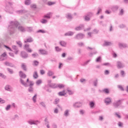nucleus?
<instances>
[{"label":"nucleus","instance_id":"1","mask_svg":"<svg viewBox=\"0 0 128 128\" xmlns=\"http://www.w3.org/2000/svg\"><path fill=\"white\" fill-rule=\"evenodd\" d=\"M18 26H20V23L16 20L11 21L10 22L8 28V32H10V34H14V33L16 32V30Z\"/></svg>","mask_w":128,"mask_h":128},{"label":"nucleus","instance_id":"2","mask_svg":"<svg viewBox=\"0 0 128 128\" xmlns=\"http://www.w3.org/2000/svg\"><path fill=\"white\" fill-rule=\"evenodd\" d=\"M19 76H20V84L22 86H25V88H28V84H26V82L24 80H22V78H26V75L22 71H20L19 72Z\"/></svg>","mask_w":128,"mask_h":128},{"label":"nucleus","instance_id":"3","mask_svg":"<svg viewBox=\"0 0 128 128\" xmlns=\"http://www.w3.org/2000/svg\"><path fill=\"white\" fill-rule=\"evenodd\" d=\"M122 104V102L120 100H118L112 103V106L114 108H120V106Z\"/></svg>","mask_w":128,"mask_h":128},{"label":"nucleus","instance_id":"4","mask_svg":"<svg viewBox=\"0 0 128 128\" xmlns=\"http://www.w3.org/2000/svg\"><path fill=\"white\" fill-rule=\"evenodd\" d=\"M84 38V34L79 33L76 34V36L74 37L75 40H82Z\"/></svg>","mask_w":128,"mask_h":128},{"label":"nucleus","instance_id":"5","mask_svg":"<svg viewBox=\"0 0 128 128\" xmlns=\"http://www.w3.org/2000/svg\"><path fill=\"white\" fill-rule=\"evenodd\" d=\"M82 103L80 102H77L73 104V106L76 108H82Z\"/></svg>","mask_w":128,"mask_h":128},{"label":"nucleus","instance_id":"6","mask_svg":"<svg viewBox=\"0 0 128 128\" xmlns=\"http://www.w3.org/2000/svg\"><path fill=\"white\" fill-rule=\"evenodd\" d=\"M8 58V54H6V52H4L0 56V60L2 62L4 60H6Z\"/></svg>","mask_w":128,"mask_h":128},{"label":"nucleus","instance_id":"7","mask_svg":"<svg viewBox=\"0 0 128 128\" xmlns=\"http://www.w3.org/2000/svg\"><path fill=\"white\" fill-rule=\"evenodd\" d=\"M104 102L106 104V106H108L112 102V98H106L104 100Z\"/></svg>","mask_w":128,"mask_h":128},{"label":"nucleus","instance_id":"8","mask_svg":"<svg viewBox=\"0 0 128 128\" xmlns=\"http://www.w3.org/2000/svg\"><path fill=\"white\" fill-rule=\"evenodd\" d=\"M116 66L118 68H124V64L120 61L117 62Z\"/></svg>","mask_w":128,"mask_h":128},{"label":"nucleus","instance_id":"9","mask_svg":"<svg viewBox=\"0 0 128 128\" xmlns=\"http://www.w3.org/2000/svg\"><path fill=\"white\" fill-rule=\"evenodd\" d=\"M38 52L40 54H42L43 56H46L47 54H48V52L43 49L39 50Z\"/></svg>","mask_w":128,"mask_h":128},{"label":"nucleus","instance_id":"10","mask_svg":"<svg viewBox=\"0 0 128 128\" xmlns=\"http://www.w3.org/2000/svg\"><path fill=\"white\" fill-rule=\"evenodd\" d=\"M24 50H26L28 52H32V50L30 48V45L26 44L24 46Z\"/></svg>","mask_w":128,"mask_h":128},{"label":"nucleus","instance_id":"11","mask_svg":"<svg viewBox=\"0 0 128 128\" xmlns=\"http://www.w3.org/2000/svg\"><path fill=\"white\" fill-rule=\"evenodd\" d=\"M84 25L82 24H80L79 26H76L75 28V30L78 31V30H84Z\"/></svg>","mask_w":128,"mask_h":128},{"label":"nucleus","instance_id":"12","mask_svg":"<svg viewBox=\"0 0 128 128\" xmlns=\"http://www.w3.org/2000/svg\"><path fill=\"white\" fill-rule=\"evenodd\" d=\"M27 122H28L29 124H30V126H32V124H35L36 125L38 124H36V122H40L36 120V121H34L33 120H29Z\"/></svg>","mask_w":128,"mask_h":128},{"label":"nucleus","instance_id":"13","mask_svg":"<svg viewBox=\"0 0 128 128\" xmlns=\"http://www.w3.org/2000/svg\"><path fill=\"white\" fill-rule=\"evenodd\" d=\"M21 56L22 58H26L28 56V54L25 52H22Z\"/></svg>","mask_w":128,"mask_h":128},{"label":"nucleus","instance_id":"14","mask_svg":"<svg viewBox=\"0 0 128 128\" xmlns=\"http://www.w3.org/2000/svg\"><path fill=\"white\" fill-rule=\"evenodd\" d=\"M12 48L14 50V52L15 54H18V48L16 46H12Z\"/></svg>","mask_w":128,"mask_h":128},{"label":"nucleus","instance_id":"15","mask_svg":"<svg viewBox=\"0 0 128 128\" xmlns=\"http://www.w3.org/2000/svg\"><path fill=\"white\" fill-rule=\"evenodd\" d=\"M73 34H74V32H68L64 34V36H72Z\"/></svg>","mask_w":128,"mask_h":128},{"label":"nucleus","instance_id":"16","mask_svg":"<svg viewBox=\"0 0 128 128\" xmlns=\"http://www.w3.org/2000/svg\"><path fill=\"white\" fill-rule=\"evenodd\" d=\"M48 86L51 88H58V84L52 83L50 84H48Z\"/></svg>","mask_w":128,"mask_h":128},{"label":"nucleus","instance_id":"17","mask_svg":"<svg viewBox=\"0 0 128 128\" xmlns=\"http://www.w3.org/2000/svg\"><path fill=\"white\" fill-rule=\"evenodd\" d=\"M112 46V43L110 42L104 41V44H103V46Z\"/></svg>","mask_w":128,"mask_h":128},{"label":"nucleus","instance_id":"18","mask_svg":"<svg viewBox=\"0 0 128 128\" xmlns=\"http://www.w3.org/2000/svg\"><path fill=\"white\" fill-rule=\"evenodd\" d=\"M26 10H25L16 11V14H26Z\"/></svg>","mask_w":128,"mask_h":128},{"label":"nucleus","instance_id":"19","mask_svg":"<svg viewBox=\"0 0 128 128\" xmlns=\"http://www.w3.org/2000/svg\"><path fill=\"white\" fill-rule=\"evenodd\" d=\"M118 46L120 48H128V45L126 44L119 43Z\"/></svg>","mask_w":128,"mask_h":128},{"label":"nucleus","instance_id":"20","mask_svg":"<svg viewBox=\"0 0 128 128\" xmlns=\"http://www.w3.org/2000/svg\"><path fill=\"white\" fill-rule=\"evenodd\" d=\"M66 90H64L63 91L60 92L58 93V95L60 96H66Z\"/></svg>","mask_w":128,"mask_h":128},{"label":"nucleus","instance_id":"21","mask_svg":"<svg viewBox=\"0 0 128 128\" xmlns=\"http://www.w3.org/2000/svg\"><path fill=\"white\" fill-rule=\"evenodd\" d=\"M118 8H120V6H114L112 8V12H116Z\"/></svg>","mask_w":128,"mask_h":128},{"label":"nucleus","instance_id":"22","mask_svg":"<svg viewBox=\"0 0 128 128\" xmlns=\"http://www.w3.org/2000/svg\"><path fill=\"white\" fill-rule=\"evenodd\" d=\"M66 18H68V20H72V14L70 13H68L66 14Z\"/></svg>","mask_w":128,"mask_h":128},{"label":"nucleus","instance_id":"23","mask_svg":"<svg viewBox=\"0 0 128 128\" xmlns=\"http://www.w3.org/2000/svg\"><path fill=\"white\" fill-rule=\"evenodd\" d=\"M18 30H20V32H26V29H24V28L22 26H20L18 28Z\"/></svg>","mask_w":128,"mask_h":128},{"label":"nucleus","instance_id":"24","mask_svg":"<svg viewBox=\"0 0 128 128\" xmlns=\"http://www.w3.org/2000/svg\"><path fill=\"white\" fill-rule=\"evenodd\" d=\"M5 90H8V92H12V86H9V85H6L5 86Z\"/></svg>","mask_w":128,"mask_h":128},{"label":"nucleus","instance_id":"25","mask_svg":"<svg viewBox=\"0 0 128 128\" xmlns=\"http://www.w3.org/2000/svg\"><path fill=\"white\" fill-rule=\"evenodd\" d=\"M34 42L32 38V37H29L26 40H24V42Z\"/></svg>","mask_w":128,"mask_h":128},{"label":"nucleus","instance_id":"26","mask_svg":"<svg viewBox=\"0 0 128 128\" xmlns=\"http://www.w3.org/2000/svg\"><path fill=\"white\" fill-rule=\"evenodd\" d=\"M64 116H66V117L68 116H70V110H66L64 112Z\"/></svg>","mask_w":128,"mask_h":128},{"label":"nucleus","instance_id":"27","mask_svg":"<svg viewBox=\"0 0 128 128\" xmlns=\"http://www.w3.org/2000/svg\"><path fill=\"white\" fill-rule=\"evenodd\" d=\"M4 64L8 66H10L11 68H14V65L12 63L8 62H5Z\"/></svg>","mask_w":128,"mask_h":128},{"label":"nucleus","instance_id":"28","mask_svg":"<svg viewBox=\"0 0 128 128\" xmlns=\"http://www.w3.org/2000/svg\"><path fill=\"white\" fill-rule=\"evenodd\" d=\"M32 4V0H24V4L26 6H30Z\"/></svg>","mask_w":128,"mask_h":128},{"label":"nucleus","instance_id":"29","mask_svg":"<svg viewBox=\"0 0 128 128\" xmlns=\"http://www.w3.org/2000/svg\"><path fill=\"white\" fill-rule=\"evenodd\" d=\"M60 44L62 46L66 47V42L64 41H60Z\"/></svg>","mask_w":128,"mask_h":128},{"label":"nucleus","instance_id":"30","mask_svg":"<svg viewBox=\"0 0 128 128\" xmlns=\"http://www.w3.org/2000/svg\"><path fill=\"white\" fill-rule=\"evenodd\" d=\"M21 68L25 72H26V66L24 64V63H22L21 65Z\"/></svg>","mask_w":128,"mask_h":128},{"label":"nucleus","instance_id":"31","mask_svg":"<svg viewBox=\"0 0 128 128\" xmlns=\"http://www.w3.org/2000/svg\"><path fill=\"white\" fill-rule=\"evenodd\" d=\"M47 74L48 76H54V72H52V70H48Z\"/></svg>","mask_w":128,"mask_h":128},{"label":"nucleus","instance_id":"32","mask_svg":"<svg viewBox=\"0 0 128 128\" xmlns=\"http://www.w3.org/2000/svg\"><path fill=\"white\" fill-rule=\"evenodd\" d=\"M94 104H94V101L90 102L89 106L91 108H94Z\"/></svg>","mask_w":128,"mask_h":128},{"label":"nucleus","instance_id":"33","mask_svg":"<svg viewBox=\"0 0 128 128\" xmlns=\"http://www.w3.org/2000/svg\"><path fill=\"white\" fill-rule=\"evenodd\" d=\"M84 18L86 22H90V18L88 16V15L84 16Z\"/></svg>","mask_w":128,"mask_h":128},{"label":"nucleus","instance_id":"34","mask_svg":"<svg viewBox=\"0 0 128 128\" xmlns=\"http://www.w3.org/2000/svg\"><path fill=\"white\" fill-rule=\"evenodd\" d=\"M26 30L28 32H32V27H27Z\"/></svg>","mask_w":128,"mask_h":128},{"label":"nucleus","instance_id":"35","mask_svg":"<svg viewBox=\"0 0 128 128\" xmlns=\"http://www.w3.org/2000/svg\"><path fill=\"white\" fill-rule=\"evenodd\" d=\"M28 91L29 92H30V94H34V88L32 86H30L28 88Z\"/></svg>","mask_w":128,"mask_h":128},{"label":"nucleus","instance_id":"36","mask_svg":"<svg viewBox=\"0 0 128 128\" xmlns=\"http://www.w3.org/2000/svg\"><path fill=\"white\" fill-rule=\"evenodd\" d=\"M120 74H121L122 78H124V76H126V73H124V71L122 70H120Z\"/></svg>","mask_w":128,"mask_h":128},{"label":"nucleus","instance_id":"37","mask_svg":"<svg viewBox=\"0 0 128 128\" xmlns=\"http://www.w3.org/2000/svg\"><path fill=\"white\" fill-rule=\"evenodd\" d=\"M57 88H64V85L62 84H57Z\"/></svg>","mask_w":128,"mask_h":128},{"label":"nucleus","instance_id":"38","mask_svg":"<svg viewBox=\"0 0 128 128\" xmlns=\"http://www.w3.org/2000/svg\"><path fill=\"white\" fill-rule=\"evenodd\" d=\"M33 78L35 79L38 78V72H35L33 74Z\"/></svg>","mask_w":128,"mask_h":128},{"label":"nucleus","instance_id":"39","mask_svg":"<svg viewBox=\"0 0 128 128\" xmlns=\"http://www.w3.org/2000/svg\"><path fill=\"white\" fill-rule=\"evenodd\" d=\"M37 32L38 34H39L40 32L41 34H46V31L42 30H39L37 31Z\"/></svg>","mask_w":128,"mask_h":128},{"label":"nucleus","instance_id":"40","mask_svg":"<svg viewBox=\"0 0 128 128\" xmlns=\"http://www.w3.org/2000/svg\"><path fill=\"white\" fill-rule=\"evenodd\" d=\"M52 12H49L46 15H45L44 16V18H50V14H52Z\"/></svg>","mask_w":128,"mask_h":128},{"label":"nucleus","instance_id":"41","mask_svg":"<svg viewBox=\"0 0 128 128\" xmlns=\"http://www.w3.org/2000/svg\"><path fill=\"white\" fill-rule=\"evenodd\" d=\"M96 62H102V57L100 56H98L96 58Z\"/></svg>","mask_w":128,"mask_h":128},{"label":"nucleus","instance_id":"42","mask_svg":"<svg viewBox=\"0 0 128 128\" xmlns=\"http://www.w3.org/2000/svg\"><path fill=\"white\" fill-rule=\"evenodd\" d=\"M16 42L20 48H22V44L20 41H16Z\"/></svg>","mask_w":128,"mask_h":128},{"label":"nucleus","instance_id":"43","mask_svg":"<svg viewBox=\"0 0 128 128\" xmlns=\"http://www.w3.org/2000/svg\"><path fill=\"white\" fill-rule=\"evenodd\" d=\"M98 54V52L94 51V52H90L89 54V56H92L94 54Z\"/></svg>","mask_w":128,"mask_h":128},{"label":"nucleus","instance_id":"44","mask_svg":"<svg viewBox=\"0 0 128 128\" xmlns=\"http://www.w3.org/2000/svg\"><path fill=\"white\" fill-rule=\"evenodd\" d=\"M36 96H37V95L36 94L32 98V100L34 102H36Z\"/></svg>","mask_w":128,"mask_h":128},{"label":"nucleus","instance_id":"45","mask_svg":"<svg viewBox=\"0 0 128 128\" xmlns=\"http://www.w3.org/2000/svg\"><path fill=\"white\" fill-rule=\"evenodd\" d=\"M20 118V117L18 116V114H15L14 116V118H12V120H18V118Z\"/></svg>","mask_w":128,"mask_h":128},{"label":"nucleus","instance_id":"46","mask_svg":"<svg viewBox=\"0 0 128 128\" xmlns=\"http://www.w3.org/2000/svg\"><path fill=\"white\" fill-rule=\"evenodd\" d=\"M55 50H56V52H62V48H60V47H58V46H56L55 48Z\"/></svg>","mask_w":128,"mask_h":128},{"label":"nucleus","instance_id":"47","mask_svg":"<svg viewBox=\"0 0 128 128\" xmlns=\"http://www.w3.org/2000/svg\"><path fill=\"white\" fill-rule=\"evenodd\" d=\"M4 47L6 48V50H10V52H12V48H10L8 46L4 45Z\"/></svg>","mask_w":128,"mask_h":128},{"label":"nucleus","instance_id":"48","mask_svg":"<svg viewBox=\"0 0 128 128\" xmlns=\"http://www.w3.org/2000/svg\"><path fill=\"white\" fill-rule=\"evenodd\" d=\"M93 84L94 86H98V79L94 81Z\"/></svg>","mask_w":128,"mask_h":128},{"label":"nucleus","instance_id":"49","mask_svg":"<svg viewBox=\"0 0 128 128\" xmlns=\"http://www.w3.org/2000/svg\"><path fill=\"white\" fill-rule=\"evenodd\" d=\"M126 26V25L124 24H121L118 26V28H124Z\"/></svg>","mask_w":128,"mask_h":128},{"label":"nucleus","instance_id":"50","mask_svg":"<svg viewBox=\"0 0 128 128\" xmlns=\"http://www.w3.org/2000/svg\"><path fill=\"white\" fill-rule=\"evenodd\" d=\"M40 22L43 24H46V22H48V20L46 19H43L40 21Z\"/></svg>","mask_w":128,"mask_h":128},{"label":"nucleus","instance_id":"51","mask_svg":"<svg viewBox=\"0 0 128 128\" xmlns=\"http://www.w3.org/2000/svg\"><path fill=\"white\" fill-rule=\"evenodd\" d=\"M32 56L33 58H36L37 56H38V54L37 52H35L32 54Z\"/></svg>","mask_w":128,"mask_h":128},{"label":"nucleus","instance_id":"52","mask_svg":"<svg viewBox=\"0 0 128 128\" xmlns=\"http://www.w3.org/2000/svg\"><path fill=\"white\" fill-rule=\"evenodd\" d=\"M103 92H105V94H110V90L108 88L104 89Z\"/></svg>","mask_w":128,"mask_h":128},{"label":"nucleus","instance_id":"53","mask_svg":"<svg viewBox=\"0 0 128 128\" xmlns=\"http://www.w3.org/2000/svg\"><path fill=\"white\" fill-rule=\"evenodd\" d=\"M118 87L120 90H122V92H124V88L122 86L120 85H118Z\"/></svg>","mask_w":128,"mask_h":128},{"label":"nucleus","instance_id":"54","mask_svg":"<svg viewBox=\"0 0 128 128\" xmlns=\"http://www.w3.org/2000/svg\"><path fill=\"white\" fill-rule=\"evenodd\" d=\"M7 70L12 74H14V72L12 71V70L10 68H7Z\"/></svg>","mask_w":128,"mask_h":128},{"label":"nucleus","instance_id":"55","mask_svg":"<svg viewBox=\"0 0 128 128\" xmlns=\"http://www.w3.org/2000/svg\"><path fill=\"white\" fill-rule=\"evenodd\" d=\"M87 16L89 18H92V16H94V14H92V12H88V13Z\"/></svg>","mask_w":128,"mask_h":128},{"label":"nucleus","instance_id":"56","mask_svg":"<svg viewBox=\"0 0 128 128\" xmlns=\"http://www.w3.org/2000/svg\"><path fill=\"white\" fill-rule=\"evenodd\" d=\"M10 104H8L6 106V110H10Z\"/></svg>","mask_w":128,"mask_h":128},{"label":"nucleus","instance_id":"57","mask_svg":"<svg viewBox=\"0 0 128 128\" xmlns=\"http://www.w3.org/2000/svg\"><path fill=\"white\" fill-rule=\"evenodd\" d=\"M36 84H37V86H39V84H42V80H38L36 81Z\"/></svg>","mask_w":128,"mask_h":128},{"label":"nucleus","instance_id":"58","mask_svg":"<svg viewBox=\"0 0 128 128\" xmlns=\"http://www.w3.org/2000/svg\"><path fill=\"white\" fill-rule=\"evenodd\" d=\"M33 64L34 66H38V62L36 60L34 61Z\"/></svg>","mask_w":128,"mask_h":128},{"label":"nucleus","instance_id":"59","mask_svg":"<svg viewBox=\"0 0 128 128\" xmlns=\"http://www.w3.org/2000/svg\"><path fill=\"white\" fill-rule=\"evenodd\" d=\"M55 4L56 3L54 2H49L48 3V6H53V4Z\"/></svg>","mask_w":128,"mask_h":128},{"label":"nucleus","instance_id":"60","mask_svg":"<svg viewBox=\"0 0 128 128\" xmlns=\"http://www.w3.org/2000/svg\"><path fill=\"white\" fill-rule=\"evenodd\" d=\"M63 66H64V64L60 62L59 63V66H58V67L59 70H60V68H62Z\"/></svg>","mask_w":128,"mask_h":128},{"label":"nucleus","instance_id":"61","mask_svg":"<svg viewBox=\"0 0 128 128\" xmlns=\"http://www.w3.org/2000/svg\"><path fill=\"white\" fill-rule=\"evenodd\" d=\"M80 114H82V116H83V114H84V111L82 110H80Z\"/></svg>","mask_w":128,"mask_h":128},{"label":"nucleus","instance_id":"62","mask_svg":"<svg viewBox=\"0 0 128 128\" xmlns=\"http://www.w3.org/2000/svg\"><path fill=\"white\" fill-rule=\"evenodd\" d=\"M124 14V9H122L119 13L120 16H122Z\"/></svg>","mask_w":128,"mask_h":128},{"label":"nucleus","instance_id":"63","mask_svg":"<svg viewBox=\"0 0 128 128\" xmlns=\"http://www.w3.org/2000/svg\"><path fill=\"white\" fill-rule=\"evenodd\" d=\"M0 104H5L6 100H4V99H2L1 98H0Z\"/></svg>","mask_w":128,"mask_h":128},{"label":"nucleus","instance_id":"64","mask_svg":"<svg viewBox=\"0 0 128 128\" xmlns=\"http://www.w3.org/2000/svg\"><path fill=\"white\" fill-rule=\"evenodd\" d=\"M78 46H84V42H78Z\"/></svg>","mask_w":128,"mask_h":128}]
</instances>
